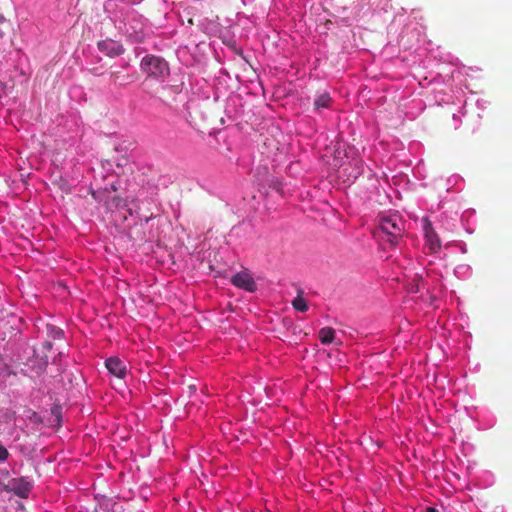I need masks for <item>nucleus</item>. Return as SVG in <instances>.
Returning a JSON list of instances; mask_svg holds the SVG:
<instances>
[{
    "instance_id": "8",
    "label": "nucleus",
    "mask_w": 512,
    "mask_h": 512,
    "mask_svg": "<svg viewBox=\"0 0 512 512\" xmlns=\"http://www.w3.org/2000/svg\"><path fill=\"white\" fill-rule=\"evenodd\" d=\"M105 366L109 373L119 379H123L127 374V368L124 362L118 357H110L105 361Z\"/></svg>"
},
{
    "instance_id": "6",
    "label": "nucleus",
    "mask_w": 512,
    "mask_h": 512,
    "mask_svg": "<svg viewBox=\"0 0 512 512\" xmlns=\"http://www.w3.org/2000/svg\"><path fill=\"white\" fill-rule=\"evenodd\" d=\"M9 486L17 496L21 498H27L33 487V484L27 478L21 477L11 479Z\"/></svg>"
},
{
    "instance_id": "4",
    "label": "nucleus",
    "mask_w": 512,
    "mask_h": 512,
    "mask_svg": "<svg viewBox=\"0 0 512 512\" xmlns=\"http://www.w3.org/2000/svg\"><path fill=\"white\" fill-rule=\"evenodd\" d=\"M230 282L233 286L250 293L257 290V284L248 270H243L234 274L231 277Z\"/></svg>"
},
{
    "instance_id": "14",
    "label": "nucleus",
    "mask_w": 512,
    "mask_h": 512,
    "mask_svg": "<svg viewBox=\"0 0 512 512\" xmlns=\"http://www.w3.org/2000/svg\"><path fill=\"white\" fill-rule=\"evenodd\" d=\"M49 329L51 330L53 338H55V339H60L64 336L63 331L57 327L51 326V327H49Z\"/></svg>"
},
{
    "instance_id": "15",
    "label": "nucleus",
    "mask_w": 512,
    "mask_h": 512,
    "mask_svg": "<svg viewBox=\"0 0 512 512\" xmlns=\"http://www.w3.org/2000/svg\"><path fill=\"white\" fill-rule=\"evenodd\" d=\"M9 452L8 450L0 444V462H4L8 459Z\"/></svg>"
},
{
    "instance_id": "3",
    "label": "nucleus",
    "mask_w": 512,
    "mask_h": 512,
    "mask_svg": "<svg viewBox=\"0 0 512 512\" xmlns=\"http://www.w3.org/2000/svg\"><path fill=\"white\" fill-rule=\"evenodd\" d=\"M140 67L148 76L163 78L169 74L168 63L161 57L147 55L142 58Z\"/></svg>"
},
{
    "instance_id": "11",
    "label": "nucleus",
    "mask_w": 512,
    "mask_h": 512,
    "mask_svg": "<svg viewBox=\"0 0 512 512\" xmlns=\"http://www.w3.org/2000/svg\"><path fill=\"white\" fill-rule=\"evenodd\" d=\"M302 292L292 300V306L295 310L305 312L308 310V304L305 299L301 296Z\"/></svg>"
},
{
    "instance_id": "18",
    "label": "nucleus",
    "mask_w": 512,
    "mask_h": 512,
    "mask_svg": "<svg viewBox=\"0 0 512 512\" xmlns=\"http://www.w3.org/2000/svg\"><path fill=\"white\" fill-rule=\"evenodd\" d=\"M47 346L50 348L52 345L50 342H47Z\"/></svg>"
},
{
    "instance_id": "13",
    "label": "nucleus",
    "mask_w": 512,
    "mask_h": 512,
    "mask_svg": "<svg viewBox=\"0 0 512 512\" xmlns=\"http://www.w3.org/2000/svg\"><path fill=\"white\" fill-rule=\"evenodd\" d=\"M413 281L415 282V284L412 285L411 291L417 293L423 286V278L421 276H416Z\"/></svg>"
},
{
    "instance_id": "2",
    "label": "nucleus",
    "mask_w": 512,
    "mask_h": 512,
    "mask_svg": "<svg viewBox=\"0 0 512 512\" xmlns=\"http://www.w3.org/2000/svg\"><path fill=\"white\" fill-rule=\"evenodd\" d=\"M117 190L112 182L109 186L91 189V195L98 202H103L108 208H124L126 201L119 196L112 195Z\"/></svg>"
},
{
    "instance_id": "12",
    "label": "nucleus",
    "mask_w": 512,
    "mask_h": 512,
    "mask_svg": "<svg viewBox=\"0 0 512 512\" xmlns=\"http://www.w3.org/2000/svg\"><path fill=\"white\" fill-rule=\"evenodd\" d=\"M390 0H368L369 6L374 10L386 11L389 6Z\"/></svg>"
},
{
    "instance_id": "9",
    "label": "nucleus",
    "mask_w": 512,
    "mask_h": 512,
    "mask_svg": "<svg viewBox=\"0 0 512 512\" xmlns=\"http://www.w3.org/2000/svg\"><path fill=\"white\" fill-rule=\"evenodd\" d=\"M318 336L322 344H330L334 341L335 330L331 327H323L319 330Z\"/></svg>"
},
{
    "instance_id": "10",
    "label": "nucleus",
    "mask_w": 512,
    "mask_h": 512,
    "mask_svg": "<svg viewBox=\"0 0 512 512\" xmlns=\"http://www.w3.org/2000/svg\"><path fill=\"white\" fill-rule=\"evenodd\" d=\"M331 97L328 93L320 94L314 101V107L316 110L322 108H328L330 106Z\"/></svg>"
},
{
    "instance_id": "16",
    "label": "nucleus",
    "mask_w": 512,
    "mask_h": 512,
    "mask_svg": "<svg viewBox=\"0 0 512 512\" xmlns=\"http://www.w3.org/2000/svg\"><path fill=\"white\" fill-rule=\"evenodd\" d=\"M426 512H439V511L434 507H427Z\"/></svg>"
},
{
    "instance_id": "1",
    "label": "nucleus",
    "mask_w": 512,
    "mask_h": 512,
    "mask_svg": "<svg viewBox=\"0 0 512 512\" xmlns=\"http://www.w3.org/2000/svg\"><path fill=\"white\" fill-rule=\"evenodd\" d=\"M404 232V221L398 214L381 215L379 218V229L377 236L380 240L395 247L402 239Z\"/></svg>"
},
{
    "instance_id": "5",
    "label": "nucleus",
    "mask_w": 512,
    "mask_h": 512,
    "mask_svg": "<svg viewBox=\"0 0 512 512\" xmlns=\"http://www.w3.org/2000/svg\"><path fill=\"white\" fill-rule=\"evenodd\" d=\"M423 230L424 236L426 240V244L431 252H436L441 247L440 239L435 232L432 223L428 219H424L423 221Z\"/></svg>"
},
{
    "instance_id": "17",
    "label": "nucleus",
    "mask_w": 512,
    "mask_h": 512,
    "mask_svg": "<svg viewBox=\"0 0 512 512\" xmlns=\"http://www.w3.org/2000/svg\"><path fill=\"white\" fill-rule=\"evenodd\" d=\"M5 20L3 14L0 13V23H2Z\"/></svg>"
},
{
    "instance_id": "7",
    "label": "nucleus",
    "mask_w": 512,
    "mask_h": 512,
    "mask_svg": "<svg viewBox=\"0 0 512 512\" xmlns=\"http://www.w3.org/2000/svg\"><path fill=\"white\" fill-rule=\"evenodd\" d=\"M97 47L103 54L109 57H116L124 52L123 46L112 39L99 41Z\"/></svg>"
}]
</instances>
